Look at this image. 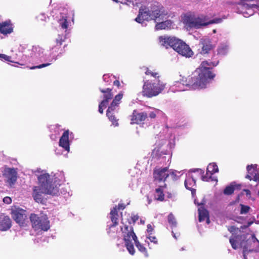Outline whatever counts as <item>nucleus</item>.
Here are the masks:
<instances>
[{
  "label": "nucleus",
  "instance_id": "37",
  "mask_svg": "<svg viewBox=\"0 0 259 259\" xmlns=\"http://www.w3.org/2000/svg\"><path fill=\"white\" fill-rule=\"evenodd\" d=\"M228 47L227 46L223 45L219 47L218 49V53L219 55H225L227 53Z\"/></svg>",
  "mask_w": 259,
  "mask_h": 259
},
{
  "label": "nucleus",
  "instance_id": "38",
  "mask_svg": "<svg viewBox=\"0 0 259 259\" xmlns=\"http://www.w3.org/2000/svg\"><path fill=\"white\" fill-rule=\"evenodd\" d=\"M212 174L208 172V170H206V173L205 176H202V180L203 181L209 182L210 179L212 178Z\"/></svg>",
  "mask_w": 259,
  "mask_h": 259
},
{
  "label": "nucleus",
  "instance_id": "29",
  "mask_svg": "<svg viewBox=\"0 0 259 259\" xmlns=\"http://www.w3.org/2000/svg\"><path fill=\"white\" fill-rule=\"evenodd\" d=\"M64 40L65 37L61 35H58L57 38L56 39V45L52 48V50L55 52H57Z\"/></svg>",
  "mask_w": 259,
  "mask_h": 259
},
{
  "label": "nucleus",
  "instance_id": "32",
  "mask_svg": "<svg viewBox=\"0 0 259 259\" xmlns=\"http://www.w3.org/2000/svg\"><path fill=\"white\" fill-rule=\"evenodd\" d=\"M125 246L131 255H134L135 253V250L134 248V244L132 241L124 242Z\"/></svg>",
  "mask_w": 259,
  "mask_h": 259
},
{
  "label": "nucleus",
  "instance_id": "57",
  "mask_svg": "<svg viewBox=\"0 0 259 259\" xmlns=\"http://www.w3.org/2000/svg\"><path fill=\"white\" fill-rule=\"evenodd\" d=\"M210 181L217 182L218 180L216 178L212 177V178L210 179Z\"/></svg>",
  "mask_w": 259,
  "mask_h": 259
},
{
  "label": "nucleus",
  "instance_id": "12",
  "mask_svg": "<svg viewBox=\"0 0 259 259\" xmlns=\"http://www.w3.org/2000/svg\"><path fill=\"white\" fill-rule=\"evenodd\" d=\"M12 217L19 225L23 226L26 224L27 219L26 211L21 208H15L12 210Z\"/></svg>",
  "mask_w": 259,
  "mask_h": 259
},
{
  "label": "nucleus",
  "instance_id": "3",
  "mask_svg": "<svg viewBox=\"0 0 259 259\" xmlns=\"http://www.w3.org/2000/svg\"><path fill=\"white\" fill-rule=\"evenodd\" d=\"M160 44L165 47L172 48L179 54L190 58L193 56L194 53L188 45L183 40L175 37L169 36H160L158 37Z\"/></svg>",
  "mask_w": 259,
  "mask_h": 259
},
{
  "label": "nucleus",
  "instance_id": "2",
  "mask_svg": "<svg viewBox=\"0 0 259 259\" xmlns=\"http://www.w3.org/2000/svg\"><path fill=\"white\" fill-rule=\"evenodd\" d=\"M167 15V12L159 3L155 2L150 6H142L139 9V14L135 19L139 23H142L144 21L150 20H163Z\"/></svg>",
  "mask_w": 259,
  "mask_h": 259
},
{
  "label": "nucleus",
  "instance_id": "28",
  "mask_svg": "<svg viewBox=\"0 0 259 259\" xmlns=\"http://www.w3.org/2000/svg\"><path fill=\"white\" fill-rule=\"evenodd\" d=\"M172 24L171 20H166L159 23H157L155 25V28L157 30L165 29L170 28Z\"/></svg>",
  "mask_w": 259,
  "mask_h": 259
},
{
  "label": "nucleus",
  "instance_id": "18",
  "mask_svg": "<svg viewBox=\"0 0 259 259\" xmlns=\"http://www.w3.org/2000/svg\"><path fill=\"white\" fill-rule=\"evenodd\" d=\"M44 194H46L41 188L38 186L33 187L32 197L36 202L41 204H44L45 203V200L43 197Z\"/></svg>",
  "mask_w": 259,
  "mask_h": 259
},
{
  "label": "nucleus",
  "instance_id": "47",
  "mask_svg": "<svg viewBox=\"0 0 259 259\" xmlns=\"http://www.w3.org/2000/svg\"><path fill=\"white\" fill-rule=\"evenodd\" d=\"M3 202H4L5 203H6V204H9L11 203V202H12V199H11V198L10 197L6 196V197H4V199H3Z\"/></svg>",
  "mask_w": 259,
  "mask_h": 259
},
{
  "label": "nucleus",
  "instance_id": "43",
  "mask_svg": "<svg viewBox=\"0 0 259 259\" xmlns=\"http://www.w3.org/2000/svg\"><path fill=\"white\" fill-rule=\"evenodd\" d=\"M28 46L27 45H20L18 47V51L22 53L25 52V50L27 49Z\"/></svg>",
  "mask_w": 259,
  "mask_h": 259
},
{
  "label": "nucleus",
  "instance_id": "39",
  "mask_svg": "<svg viewBox=\"0 0 259 259\" xmlns=\"http://www.w3.org/2000/svg\"><path fill=\"white\" fill-rule=\"evenodd\" d=\"M241 209H240V213L241 214H246L247 213L250 207L247 205H244L243 204H240Z\"/></svg>",
  "mask_w": 259,
  "mask_h": 259
},
{
  "label": "nucleus",
  "instance_id": "30",
  "mask_svg": "<svg viewBox=\"0 0 259 259\" xmlns=\"http://www.w3.org/2000/svg\"><path fill=\"white\" fill-rule=\"evenodd\" d=\"M135 244L138 250L143 253L146 256H148L147 249L144 247L138 240L137 238L136 240L134 241Z\"/></svg>",
  "mask_w": 259,
  "mask_h": 259
},
{
  "label": "nucleus",
  "instance_id": "5",
  "mask_svg": "<svg viewBox=\"0 0 259 259\" xmlns=\"http://www.w3.org/2000/svg\"><path fill=\"white\" fill-rule=\"evenodd\" d=\"M165 87V83L160 80H147L144 82L142 94L144 97L152 98L161 93Z\"/></svg>",
  "mask_w": 259,
  "mask_h": 259
},
{
  "label": "nucleus",
  "instance_id": "6",
  "mask_svg": "<svg viewBox=\"0 0 259 259\" xmlns=\"http://www.w3.org/2000/svg\"><path fill=\"white\" fill-rule=\"evenodd\" d=\"M227 228L232 234L229 239L232 247L235 250L238 246L241 247V243L246 240L248 234L241 233L240 229L234 226H228Z\"/></svg>",
  "mask_w": 259,
  "mask_h": 259
},
{
  "label": "nucleus",
  "instance_id": "53",
  "mask_svg": "<svg viewBox=\"0 0 259 259\" xmlns=\"http://www.w3.org/2000/svg\"><path fill=\"white\" fill-rule=\"evenodd\" d=\"M149 116L151 118H155L156 116V113L155 112H151L149 114Z\"/></svg>",
  "mask_w": 259,
  "mask_h": 259
},
{
  "label": "nucleus",
  "instance_id": "33",
  "mask_svg": "<svg viewBox=\"0 0 259 259\" xmlns=\"http://www.w3.org/2000/svg\"><path fill=\"white\" fill-rule=\"evenodd\" d=\"M0 59L3 61L15 63L20 65H25V64L23 63H19L18 62H14V61L11 60V56H8L4 54H0Z\"/></svg>",
  "mask_w": 259,
  "mask_h": 259
},
{
  "label": "nucleus",
  "instance_id": "9",
  "mask_svg": "<svg viewBox=\"0 0 259 259\" xmlns=\"http://www.w3.org/2000/svg\"><path fill=\"white\" fill-rule=\"evenodd\" d=\"M30 220L32 227L35 230H41L47 231L50 229V222L46 215H41L39 217L35 213H31Z\"/></svg>",
  "mask_w": 259,
  "mask_h": 259
},
{
  "label": "nucleus",
  "instance_id": "20",
  "mask_svg": "<svg viewBox=\"0 0 259 259\" xmlns=\"http://www.w3.org/2000/svg\"><path fill=\"white\" fill-rule=\"evenodd\" d=\"M11 220L8 215H0V231H5L9 229L12 226Z\"/></svg>",
  "mask_w": 259,
  "mask_h": 259
},
{
  "label": "nucleus",
  "instance_id": "4",
  "mask_svg": "<svg viewBox=\"0 0 259 259\" xmlns=\"http://www.w3.org/2000/svg\"><path fill=\"white\" fill-rule=\"evenodd\" d=\"M205 16H197L191 12L187 13L182 17L183 23L187 29H199L203 26L218 23L221 21L220 19H213L207 22Z\"/></svg>",
  "mask_w": 259,
  "mask_h": 259
},
{
  "label": "nucleus",
  "instance_id": "54",
  "mask_svg": "<svg viewBox=\"0 0 259 259\" xmlns=\"http://www.w3.org/2000/svg\"><path fill=\"white\" fill-rule=\"evenodd\" d=\"M113 85L117 87L118 88H119L120 86V82L118 80H115L113 82Z\"/></svg>",
  "mask_w": 259,
  "mask_h": 259
},
{
  "label": "nucleus",
  "instance_id": "55",
  "mask_svg": "<svg viewBox=\"0 0 259 259\" xmlns=\"http://www.w3.org/2000/svg\"><path fill=\"white\" fill-rule=\"evenodd\" d=\"M196 171H197L198 172H200V174L203 173L204 172L202 171V170L200 169H197L196 170H193V172H195Z\"/></svg>",
  "mask_w": 259,
  "mask_h": 259
},
{
  "label": "nucleus",
  "instance_id": "56",
  "mask_svg": "<svg viewBox=\"0 0 259 259\" xmlns=\"http://www.w3.org/2000/svg\"><path fill=\"white\" fill-rule=\"evenodd\" d=\"M243 256V259H247V255L248 254L247 253H242Z\"/></svg>",
  "mask_w": 259,
  "mask_h": 259
},
{
  "label": "nucleus",
  "instance_id": "51",
  "mask_svg": "<svg viewBox=\"0 0 259 259\" xmlns=\"http://www.w3.org/2000/svg\"><path fill=\"white\" fill-rule=\"evenodd\" d=\"M125 208V205L123 203H119L117 206V210H123Z\"/></svg>",
  "mask_w": 259,
  "mask_h": 259
},
{
  "label": "nucleus",
  "instance_id": "50",
  "mask_svg": "<svg viewBox=\"0 0 259 259\" xmlns=\"http://www.w3.org/2000/svg\"><path fill=\"white\" fill-rule=\"evenodd\" d=\"M169 176L172 178L173 180H176L177 179V175L172 170H169Z\"/></svg>",
  "mask_w": 259,
  "mask_h": 259
},
{
  "label": "nucleus",
  "instance_id": "7",
  "mask_svg": "<svg viewBox=\"0 0 259 259\" xmlns=\"http://www.w3.org/2000/svg\"><path fill=\"white\" fill-rule=\"evenodd\" d=\"M39 186L46 194L55 195L58 193V190L56 186L52 184L51 177L48 174L40 175L38 177Z\"/></svg>",
  "mask_w": 259,
  "mask_h": 259
},
{
  "label": "nucleus",
  "instance_id": "24",
  "mask_svg": "<svg viewBox=\"0 0 259 259\" xmlns=\"http://www.w3.org/2000/svg\"><path fill=\"white\" fill-rule=\"evenodd\" d=\"M167 187L166 184H163L162 185L159 186L158 188L155 189V199L156 200L163 201L164 200V194L163 190Z\"/></svg>",
  "mask_w": 259,
  "mask_h": 259
},
{
  "label": "nucleus",
  "instance_id": "31",
  "mask_svg": "<svg viewBox=\"0 0 259 259\" xmlns=\"http://www.w3.org/2000/svg\"><path fill=\"white\" fill-rule=\"evenodd\" d=\"M207 170L208 172H210V173L213 175L219 171V168L215 163H211L207 166Z\"/></svg>",
  "mask_w": 259,
  "mask_h": 259
},
{
  "label": "nucleus",
  "instance_id": "16",
  "mask_svg": "<svg viewBox=\"0 0 259 259\" xmlns=\"http://www.w3.org/2000/svg\"><path fill=\"white\" fill-rule=\"evenodd\" d=\"M199 46L201 48L200 53L204 55L208 54L214 48L211 40L209 38H202L200 39Z\"/></svg>",
  "mask_w": 259,
  "mask_h": 259
},
{
  "label": "nucleus",
  "instance_id": "42",
  "mask_svg": "<svg viewBox=\"0 0 259 259\" xmlns=\"http://www.w3.org/2000/svg\"><path fill=\"white\" fill-rule=\"evenodd\" d=\"M50 64H51L50 63H44V64H40L39 65L33 66L30 67L29 68V69H37V68H38V69L42 68L43 67L48 66Z\"/></svg>",
  "mask_w": 259,
  "mask_h": 259
},
{
  "label": "nucleus",
  "instance_id": "41",
  "mask_svg": "<svg viewBox=\"0 0 259 259\" xmlns=\"http://www.w3.org/2000/svg\"><path fill=\"white\" fill-rule=\"evenodd\" d=\"M36 19L38 22L40 23L41 22H46L47 17L45 14H39L36 17Z\"/></svg>",
  "mask_w": 259,
  "mask_h": 259
},
{
  "label": "nucleus",
  "instance_id": "21",
  "mask_svg": "<svg viewBox=\"0 0 259 259\" xmlns=\"http://www.w3.org/2000/svg\"><path fill=\"white\" fill-rule=\"evenodd\" d=\"M69 134V131L68 130L65 131L59 140V146L67 151H69L70 150Z\"/></svg>",
  "mask_w": 259,
  "mask_h": 259
},
{
  "label": "nucleus",
  "instance_id": "23",
  "mask_svg": "<svg viewBox=\"0 0 259 259\" xmlns=\"http://www.w3.org/2000/svg\"><path fill=\"white\" fill-rule=\"evenodd\" d=\"M198 220L200 222L206 220V223L209 224L210 222L208 210L204 207H201L198 209Z\"/></svg>",
  "mask_w": 259,
  "mask_h": 259
},
{
  "label": "nucleus",
  "instance_id": "34",
  "mask_svg": "<svg viewBox=\"0 0 259 259\" xmlns=\"http://www.w3.org/2000/svg\"><path fill=\"white\" fill-rule=\"evenodd\" d=\"M60 26L63 29H67L68 26V22L66 17H62L58 21Z\"/></svg>",
  "mask_w": 259,
  "mask_h": 259
},
{
  "label": "nucleus",
  "instance_id": "11",
  "mask_svg": "<svg viewBox=\"0 0 259 259\" xmlns=\"http://www.w3.org/2000/svg\"><path fill=\"white\" fill-rule=\"evenodd\" d=\"M169 176V170L167 167H155L153 171L154 183L158 185L160 183L165 184L167 178Z\"/></svg>",
  "mask_w": 259,
  "mask_h": 259
},
{
  "label": "nucleus",
  "instance_id": "58",
  "mask_svg": "<svg viewBox=\"0 0 259 259\" xmlns=\"http://www.w3.org/2000/svg\"><path fill=\"white\" fill-rule=\"evenodd\" d=\"M174 237L176 239H177V237H176V236H175V235H174Z\"/></svg>",
  "mask_w": 259,
  "mask_h": 259
},
{
  "label": "nucleus",
  "instance_id": "22",
  "mask_svg": "<svg viewBox=\"0 0 259 259\" xmlns=\"http://www.w3.org/2000/svg\"><path fill=\"white\" fill-rule=\"evenodd\" d=\"M99 90L103 94V100L101 102L108 105L109 101L113 97V94L112 92V90L110 88L106 89L100 88Z\"/></svg>",
  "mask_w": 259,
  "mask_h": 259
},
{
  "label": "nucleus",
  "instance_id": "36",
  "mask_svg": "<svg viewBox=\"0 0 259 259\" xmlns=\"http://www.w3.org/2000/svg\"><path fill=\"white\" fill-rule=\"evenodd\" d=\"M168 222L171 227H176L177 226V221L176 218L172 213H170L167 218Z\"/></svg>",
  "mask_w": 259,
  "mask_h": 259
},
{
  "label": "nucleus",
  "instance_id": "8",
  "mask_svg": "<svg viewBox=\"0 0 259 259\" xmlns=\"http://www.w3.org/2000/svg\"><path fill=\"white\" fill-rule=\"evenodd\" d=\"M123 96L122 92H119L118 94L116 95L106 111L107 117L115 126H117L119 125L118 123V119L115 116V111L119 106Z\"/></svg>",
  "mask_w": 259,
  "mask_h": 259
},
{
  "label": "nucleus",
  "instance_id": "48",
  "mask_svg": "<svg viewBox=\"0 0 259 259\" xmlns=\"http://www.w3.org/2000/svg\"><path fill=\"white\" fill-rule=\"evenodd\" d=\"M147 232L149 233V235H152V232L153 231V228L151 225L148 224L147 225Z\"/></svg>",
  "mask_w": 259,
  "mask_h": 259
},
{
  "label": "nucleus",
  "instance_id": "13",
  "mask_svg": "<svg viewBox=\"0 0 259 259\" xmlns=\"http://www.w3.org/2000/svg\"><path fill=\"white\" fill-rule=\"evenodd\" d=\"M252 239L250 240L247 237L244 243H241L240 248L243 249L242 253H249L252 252H256L257 250L254 247V245L257 243L259 245V240L255 237L254 235L251 236Z\"/></svg>",
  "mask_w": 259,
  "mask_h": 259
},
{
  "label": "nucleus",
  "instance_id": "27",
  "mask_svg": "<svg viewBox=\"0 0 259 259\" xmlns=\"http://www.w3.org/2000/svg\"><path fill=\"white\" fill-rule=\"evenodd\" d=\"M143 69L145 71V73L146 75L151 76L155 78L154 80H160V77L159 73L155 69L151 70L147 67H143Z\"/></svg>",
  "mask_w": 259,
  "mask_h": 259
},
{
  "label": "nucleus",
  "instance_id": "49",
  "mask_svg": "<svg viewBox=\"0 0 259 259\" xmlns=\"http://www.w3.org/2000/svg\"><path fill=\"white\" fill-rule=\"evenodd\" d=\"M231 184L233 185V187H234V190L235 189L240 190L241 189V184H236L235 182L232 183Z\"/></svg>",
  "mask_w": 259,
  "mask_h": 259
},
{
  "label": "nucleus",
  "instance_id": "14",
  "mask_svg": "<svg viewBox=\"0 0 259 259\" xmlns=\"http://www.w3.org/2000/svg\"><path fill=\"white\" fill-rule=\"evenodd\" d=\"M3 176L6 179V182L12 187L17 179V172L14 168H5Z\"/></svg>",
  "mask_w": 259,
  "mask_h": 259
},
{
  "label": "nucleus",
  "instance_id": "45",
  "mask_svg": "<svg viewBox=\"0 0 259 259\" xmlns=\"http://www.w3.org/2000/svg\"><path fill=\"white\" fill-rule=\"evenodd\" d=\"M242 3H243V4H242L243 7H244V8H245L246 9H247L248 10H251L253 8L256 7V5L252 4V5H248L247 4H245L244 2H242Z\"/></svg>",
  "mask_w": 259,
  "mask_h": 259
},
{
  "label": "nucleus",
  "instance_id": "46",
  "mask_svg": "<svg viewBox=\"0 0 259 259\" xmlns=\"http://www.w3.org/2000/svg\"><path fill=\"white\" fill-rule=\"evenodd\" d=\"M147 238L150 240V241L152 242H153L154 244H157L158 241L155 236H152L151 235L149 234V236Z\"/></svg>",
  "mask_w": 259,
  "mask_h": 259
},
{
  "label": "nucleus",
  "instance_id": "40",
  "mask_svg": "<svg viewBox=\"0 0 259 259\" xmlns=\"http://www.w3.org/2000/svg\"><path fill=\"white\" fill-rule=\"evenodd\" d=\"M139 218V217L138 215H132L130 218H127V219H129V220L131 221L132 226H134Z\"/></svg>",
  "mask_w": 259,
  "mask_h": 259
},
{
  "label": "nucleus",
  "instance_id": "1",
  "mask_svg": "<svg viewBox=\"0 0 259 259\" xmlns=\"http://www.w3.org/2000/svg\"><path fill=\"white\" fill-rule=\"evenodd\" d=\"M218 63L219 61L217 62L202 61L195 71L198 75L193 78L192 81L193 87L197 89L205 88L206 84L213 80L215 76V74L211 70L212 68L211 66H216Z\"/></svg>",
  "mask_w": 259,
  "mask_h": 259
},
{
  "label": "nucleus",
  "instance_id": "17",
  "mask_svg": "<svg viewBox=\"0 0 259 259\" xmlns=\"http://www.w3.org/2000/svg\"><path fill=\"white\" fill-rule=\"evenodd\" d=\"M148 115L145 112H139L134 110L131 116V123L132 124H140L142 123L147 118Z\"/></svg>",
  "mask_w": 259,
  "mask_h": 259
},
{
  "label": "nucleus",
  "instance_id": "52",
  "mask_svg": "<svg viewBox=\"0 0 259 259\" xmlns=\"http://www.w3.org/2000/svg\"><path fill=\"white\" fill-rule=\"evenodd\" d=\"M243 192H245L246 195L250 198L251 197V193L249 190L248 189H243Z\"/></svg>",
  "mask_w": 259,
  "mask_h": 259
},
{
  "label": "nucleus",
  "instance_id": "26",
  "mask_svg": "<svg viewBox=\"0 0 259 259\" xmlns=\"http://www.w3.org/2000/svg\"><path fill=\"white\" fill-rule=\"evenodd\" d=\"M196 185V179L193 176L189 175L185 181V186L188 190H192V187Z\"/></svg>",
  "mask_w": 259,
  "mask_h": 259
},
{
  "label": "nucleus",
  "instance_id": "44",
  "mask_svg": "<svg viewBox=\"0 0 259 259\" xmlns=\"http://www.w3.org/2000/svg\"><path fill=\"white\" fill-rule=\"evenodd\" d=\"M108 105L105 104V103H103L102 102H100L99 105V112L101 113V114H103V108H105L107 107Z\"/></svg>",
  "mask_w": 259,
  "mask_h": 259
},
{
  "label": "nucleus",
  "instance_id": "15",
  "mask_svg": "<svg viewBox=\"0 0 259 259\" xmlns=\"http://www.w3.org/2000/svg\"><path fill=\"white\" fill-rule=\"evenodd\" d=\"M247 174L245 178L250 181L253 180L259 183V173L256 164L248 165L246 167Z\"/></svg>",
  "mask_w": 259,
  "mask_h": 259
},
{
  "label": "nucleus",
  "instance_id": "35",
  "mask_svg": "<svg viewBox=\"0 0 259 259\" xmlns=\"http://www.w3.org/2000/svg\"><path fill=\"white\" fill-rule=\"evenodd\" d=\"M234 192V187L233 185L230 184L229 186H227L224 190L223 193L225 195H230Z\"/></svg>",
  "mask_w": 259,
  "mask_h": 259
},
{
  "label": "nucleus",
  "instance_id": "10",
  "mask_svg": "<svg viewBox=\"0 0 259 259\" xmlns=\"http://www.w3.org/2000/svg\"><path fill=\"white\" fill-rule=\"evenodd\" d=\"M121 231L122 234L123 240L124 242L132 241L131 238L135 241L138 238L134 232L133 226L129 219H121Z\"/></svg>",
  "mask_w": 259,
  "mask_h": 259
},
{
  "label": "nucleus",
  "instance_id": "19",
  "mask_svg": "<svg viewBox=\"0 0 259 259\" xmlns=\"http://www.w3.org/2000/svg\"><path fill=\"white\" fill-rule=\"evenodd\" d=\"M13 32V26L10 20L0 23V33L7 35Z\"/></svg>",
  "mask_w": 259,
  "mask_h": 259
},
{
  "label": "nucleus",
  "instance_id": "25",
  "mask_svg": "<svg viewBox=\"0 0 259 259\" xmlns=\"http://www.w3.org/2000/svg\"><path fill=\"white\" fill-rule=\"evenodd\" d=\"M110 219L113 224L110 226V228L116 227L118 224V214L117 209V206H115L111 210L110 212Z\"/></svg>",
  "mask_w": 259,
  "mask_h": 259
}]
</instances>
